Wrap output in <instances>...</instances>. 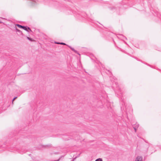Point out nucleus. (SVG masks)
Wrapping results in <instances>:
<instances>
[{"instance_id": "2", "label": "nucleus", "mask_w": 161, "mask_h": 161, "mask_svg": "<svg viewBox=\"0 0 161 161\" xmlns=\"http://www.w3.org/2000/svg\"><path fill=\"white\" fill-rule=\"evenodd\" d=\"M22 29L28 32H29V31L28 30L30 31H31V30L30 28L29 27L27 26H23Z\"/></svg>"}, {"instance_id": "9", "label": "nucleus", "mask_w": 161, "mask_h": 161, "mask_svg": "<svg viewBox=\"0 0 161 161\" xmlns=\"http://www.w3.org/2000/svg\"><path fill=\"white\" fill-rule=\"evenodd\" d=\"M27 38L29 40L31 41H33V39L31 38L30 37H27Z\"/></svg>"}, {"instance_id": "8", "label": "nucleus", "mask_w": 161, "mask_h": 161, "mask_svg": "<svg viewBox=\"0 0 161 161\" xmlns=\"http://www.w3.org/2000/svg\"><path fill=\"white\" fill-rule=\"evenodd\" d=\"M139 126L138 124H136L134 126H133V127H136V128L137 129L138 127Z\"/></svg>"}, {"instance_id": "16", "label": "nucleus", "mask_w": 161, "mask_h": 161, "mask_svg": "<svg viewBox=\"0 0 161 161\" xmlns=\"http://www.w3.org/2000/svg\"><path fill=\"white\" fill-rule=\"evenodd\" d=\"M126 111L127 112V109L126 108Z\"/></svg>"}, {"instance_id": "1", "label": "nucleus", "mask_w": 161, "mask_h": 161, "mask_svg": "<svg viewBox=\"0 0 161 161\" xmlns=\"http://www.w3.org/2000/svg\"><path fill=\"white\" fill-rule=\"evenodd\" d=\"M116 93L119 96V97H121V99L122 100V101L124 103V102L123 101V99H124L123 97H122V94L121 93V91L120 90L119 91L118 93L117 92H116Z\"/></svg>"}, {"instance_id": "10", "label": "nucleus", "mask_w": 161, "mask_h": 161, "mask_svg": "<svg viewBox=\"0 0 161 161\" xmlns=\"http://www.w3.org/2000/svg\"><path fill=\"white\" fill-rule=\"evenodd\" d=\"M17 98V97H14L13 99L12 100V103H13V101H14V100L16 98Z\"/></svg>"}, {"instance_id": "15", "label": "nucleus", "mask_w": 161, "mask_h": 161, "mask_svg": "<svg viewBox=\"0 0 161 161\" xmlns=\"http://www.w3.org/2000/svg\"><path fill=\"white\" fill-rule=\"evenodd\" d=\"M76 158H75L73 160H72L71 161H74L75 159Z\"/></svg>"}, {"instance_id": "4", "label": "nucleus", "mask_w": 161, "mask_h": 161, "mask_svg": "<svg viewBox=\"0 0 161 161\" xmlns=\"http://www.w3.org/2000/svg\"><path fill=\"white\" fill-rule=\"evenodd\" d=\"M71 49V50L73 51L75 53L78 54L80 55V54L78 53V52L76 50H75L73 48H72L70 46H68Z\"/></svg>"}, {"instance_id": "7", "label": "nucleus", "mask_w": 161, "mask_h": 161, "mask_svg": "<svg viewBox=\"0 0 161 161\" xmlns=\"http://www.w3.org/2000/svg\"><path fill=\"white\" fill-rule=\"evenodd\" d=\"M16 30L17 32H18L19 33H21L22 34V32L20 30L17 29V28H16Z\"/></svg>"}, {"instance_id": "11", "label": "nucleus", "mask_w": 161, "mask_h": 161, "mask_svg": "<svg viewBox=\"0 0 161 161\" xmlns=\"http://www.w3.org/2000/svg\"><path fill=\"white\" fill-rule=\"evenodd\" d=\"M59 44L63 45H66V44L65 43L63 42H60Z\"/></svg>"}, {"instance_id": "14", "label": "nucleus", "mask_w": 161, "mask_h": 161, "mask_svg": "<svg viewBox=\"0 0 161 161\" xmlns=\"http://www.w3.org/2000/svg\"><path fill=\"white\" fill-rule=\"evenodd\" d=\"M42 147H46V146H43V145H42Z\"/></svg>"}, {"instance_id": "6", "label": "nucleus", "mask_w": 161, "mask_h": 161, "mask_svg": "<svg viewBox=\"0 0 161 161\" xmlns=\"http://www.w3.org/2000/svg\"><path fill=\"white\" fill-rule=\"evenodd\" d=\"M95 161H103V160L101 158H98L96 159Z\"/></svg>"}, {"instance_id": "12", "label": "nucleus", "mask_w": 161, "mask_h": 161, "mask_svg": "<svg viewBox=\"0 0 161 161\" xmlns=\"http://www.w3.org/2000/svg\"><path fill=\"white\" fill-rule=\"evenodd\" d=\"M133 128H134V129L135 131V132H136V131L137 128H136V127H133Z\"/></svg>"}, {"instance_id": "5", "label": "nucleus", "mask_w": 161, "mask_h": 161, "mask_svg": "<svg viewBox=\"0 0 161 161\" xmlns=\"http://www.w3.org/2000/svg\"><path fill=\"white\" fill-rule=\"evenodd\" d=\"M16 25L18 27H19V28H22L23 26H22V25H20L19 24H16Z\"/></svg>"}, {"instance_id": "13", "label": "nucleus", "mask_w": 161, "mask_h": 161, "mask_svg": "<svg viewBox=\"0 0 161 161\" xmlns=\"http://www.w3.org/2000/svg\"><path fill=\"white\" fill-rule=\"evenodd\" d=\"M60 43L59 42H55V43H56V44H59Z\"/></svg>"}, {"instance_id": "3", "label": "nucleus", "mask_w": 161, "mask_h": 161, "mask_svg": "<svg viewBox=\"0 0 161 161\" xmlns=\"http://www.w3.org/2000/svg\"><path fill=\"white\" fill-rule=\"evenodd\" d=\"M135 161H142V157L138 156L136 158Z\"/></svg>"}]
</instances>
